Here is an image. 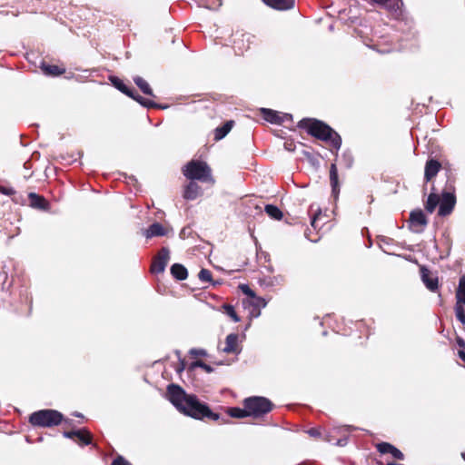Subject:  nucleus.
I'll use <instances>...</instances> for the list:
<instances>
[{
	"instance_id": "obj_1",
	"label": "nucleus",
	"mask_w": 465,
	"mask_h": 465,
	"mask_svg": "<svg viewBox=\"0 0 465 465\" xmlns=\"http://www.w3.org/2000/svg\"><path fill=\"white\" fill-rule=\"evenodd\" d=\"M166 398L177 411L193 419L208 418L218 420L221 418L218 413L213 412L207 404L201 402L194 394L186 393L180 385L169 384L166 388Z\"/></svg>"
},
{
	"instance_id": "obj_2",
	"label": "nucleus",
	"mask_w": 465,
	"mask_h": 465,
	"mask_svg": "<svg viewBox=\"0 0 465 465\" xmlns=\"http://www.w3.org/2000/svg\"><path fill=\"white\" fill-rule=\"evenodd\" d=\"M298 126L306 129L308 134L330 144L336 150V155L341 146V138L338 133L325 123L316 119H302Z\"/></svg>"
},
{
	"instance_id": "obj_3",
	"label": "nucleus",
	"mask_w": 465,
	"mask_h": 465,
	"mask_svg": "<svg viewBox=\"0 0 465 465\" xmlns=\"http://www.w3.org/2000/svg\"><path fill=\"white\" fill-rule=\"evenodd\" d=\"M63 414L55 410H41L33 412L29 417V422L38 427H53L61 423Z\"/></svg>"
},
{
	"instance_id": "obj_4",
	"label": "nucleus",
	"mask_w": 465,
	"mask_h": 465,
	"mask_svg": "<svg viewBox=\"0 0 465 465\" xmlns=\"http://www.w3.org/2000/svg\"><path fill=\"white\" fill-rule=\"evenodd\" d=\"M184 176L189 180L213 182L211 168L205 162L192 160L183 169Z\"/></svg>"
},
{
	"instance_id": "obj_5",
	"label": "nucleus",
	"mask_w": 465,
	"mask_h": 465,
	"mask_svg": "<svg viewBox=\"0 0 465 465\" xmlns=\"http://www.w3.org/2000/svg\"><path fill=\"white\" fill-rule=\"evenodd\" d=\"M243 406L248 410L250 417L260 418L272 409V401L262 396H252L243 401Z\"/></svg>"
},
{
	"instance_id": "obj_6",
	"label": "nucleus",
	"mask_w": 465,
	"mask_h": 465,
	"mask_svg": "<svg viewBox=\"0 0 465 465\" xmlns=\"http://www.w3.org/2000/svg\"><path fill=\"white\" fill-rule=\"evenodd\" d=\"M428 224V220L420 209L411 212L409 219L410 230L415 233H420Z\"/></svg>"
},
{
	"instance_id": "obj_7",
	"label": "nucleus",
	"mask_w": 465,
	"mask_h": 465,
	"mask_svg": "<svg viewBox=\"0 0 465 465\" xmlns=\"http://www.w3.org/2000/svg\"><path fill=\"white\" fill-rule=\"evenodd\" d=\"M457 302L455 305L456 317L460 322L464 319V304H465V276H461L459 281L458 289L456 292Z\"/></svg>"
},
{
	"instance_id": "obj_8",
	"label": "nucleus",
	"mask_w": 465,
	"mask_h": 465,
	"mask_svg": "<svg viewBox=\"0 0 465 465\" xmlns=\"http://www.w3.org/2000/svg\"><path fill=\"white\" fill-rule=\"evenodd\" d=\"M170 260V251L166 247H163L157 255L153 258L151 265V272L162 273Z\"/></svg>"
},
{
	"instance_id": "obj_9",
	"label": "nucleus",
	"mask_w": 465,
	"mask_h": 465,
	"mask_svg": "<svg viewBox=\"0 0 465 465\" xmlns=\"http://www.w3.org/2000/svg\"><path fill=\"white\" fill-rule=\"evenodd\" d=\"M456 204V197L453 193L443 192L440 202L438 214L447 216L451 213Z\"/></svg>"
},
{
	"instance_id": "obj_10",
	"label": "nucleus",
	"mask_w": 465,
	"mask_h": 465,
	"mask_svg": "<svg viewBox=\"0 0 465 465\" xmlns=\"http://www.w3.org/2000/svg\"><path fill=\"white\" fill-rule=\"evenodd\" d=\"M420 277L422 282L430 292H436L439 288L438 277L434 276L430 270L422 266L420 268Z\"/></svg>"
},
{
	"instance_id": "obj_11",
	"label": "nucleus",
	"mask_w": 465,
	"mask_h": 465,
	"mask_svg": "<svg viewBox=\"0 0 465 465\" xmlns=\"http://www.w3.org/2000/svg\"><path fill=\"white\" fill-rule=\"evenodd\" d=\"M376 449L381 454L390 453L393 458L397 460H404V454L399 449H397L395 446L389 442H380L376 445Z\"/></svg>"
},
{
	"instance_id": "obj_12",
	"label": "nucleus",
	"mask_w": 465,
	"mask_h": 465,
	"mask_svg": "<svg viewBox=\"0 0 465 465\" xmlns=\"http://www.w3.org/2000/svg\"><path fill=\"white\" fill-rule=\"evenodd\" d=\"M370 2L376 4L381 7L386 8L390 13L398 15L401 13V7L402 5L401 0H369Z\"/></svg>"
},
{
	"instance_id": "obj_13",
	"label": "nucleus",
	"mask_w": 465,
	"mask_h": 465,
	"mask_svg": "<svg viewBox=\"0 0 465 465\" xmlns=\"http://www.w3.org/2000/svg\"><path fill=\"white\" fill-rule=\"evenodd\" d=\"M239 335L237 333H230L226 336L225 346L223 351L225 353H235L238 354L241 351V348L238 344Z\"/></svg>"
},
{
	"instance_id": "obj_14",
	"label": "nucleus",
	"mask_w": 465,
	"mask_h": 465,
	"mask_svg": "<svg viewBox=\"0 0 465 465\" xmlns=\"http://www.w3.org/2000/svg\"><path fill=\"white\" fill-rule=\"evenodd\" d=\"M440 163L435 159H430L427 161L424 171V179L426 182L430 181L434 176L437 175L440 170Z\"/></svg>"
},
{
	"instance_id": "obj_15",
	"label": "nucleus",
	"mask_w": 465,
	"mask_h": 465,
	"mask_svg": "<svg viewBox=\"0 0 465 465\" xmlns=\"http://www.w3.org/2000/svg\"><path fill=\"white\" fill-rule=\"evenodd\" d=\"M262 2L268 6L280 11L290 10L294 6V0H262Z\"/></svg>"
},
{
	"instance_id": "obj_16",
	"label": "nucleus",
	"mask_w": 465,
	"mask_h": 465,
	"mask_svg": "<svg viewBox=\"0 0 465 465\" xmlns=\"http://www.w3.org/2000/svg\"><path fill=\"white\" fill-rule=\"evenodd\" d=\"M167 234V230L159 223H153L143 232L147 238L160 237Z\"/></svg>"
},
{
	"instance_id": "obj_17",
	"label": "nucleus",
	"mask_w": 465,
	"mask_h": 465,
	"mask_svg": "<svg viewBox=\"0 0 465 465\" xmlns=\"http://www.w3.org/2000/svg\"><path fill=\"white\" fill-rule=\"evenodd\" d=\"M193 181L191 180L183 192V198L189 201L195 200L202 193L201 187Z\"/></svg>"
},
{
	"instance_id": "obj_18",
	"label": "nucleus",
	"mask_w": 465,
	"mask_h": 465,
	"mask_svg": "<svg viewBox=\"0 0 465 465\" xmlns=\"http://www.w3.org/2000/svg\"><path fill=\"white\" fill-rule=\"evenodd\" d=\"M330 182L331 186L332 195L337 198L340 193V183L338 179V170L336 163H331L330 167Z\"/></svg>"
},
{
	"instance_id": "obj_19",
	"label": "nucleus",
	"mask_w": 465,
	"mask_h": 465,
	"mask_svg": "<svg viewBox=\"0 0 465 465\" xmlns=\"http://www.w3.org/2000/svg\"><path fill=\"white\" fill-rule=\"evenodd\" d=\"M261 113L262 114L263 119L271 124H281L283 123V119L281 117V114L278 113L277 111L267 108H262Z\"/></svg>"
},
{
	"instance_id": "obj_20",
	"label": "nucleus",
	"mask_w": 465,
	"mask_h": 465,
	"mask_svg": "<svg viewBox=\"0 0 465 465\" xmlns=\"http://www.w3.org/2000/svg\"><path fill=\"white\" fill-rule=\"evenodd\" d=\"M171 274L178 281H183L188 276L187 269L181 263H174L171 266Z\"/></svg>"
},
{
	"instance_id": "obj_21",
	"label": "nucleus",
	"mask_w": 465,
	"mask_h": 465,
	"mask_svg": "<svg viewBox=\"0 0 465 465\" xmlns=\"http://www.w3.org/2000/svg\"><path fill=\"white\" fill-rule=\"evenodd\" d=\"M30 204L32 207L45 210L48 206V203L45 199L35 193H29Z\"/></svg>"
},
{
	"instance_id": "obj_22",
	"label": "nucleus",
	"mask_w": 465,
	"mask_h": 465,
	"mask_svg": "<svg viewBox=\"0 0 465 465\" xmlns=\"http://www.w3.org/2000/svg\"><path fill=\"white\" fill-rule=\"evenodd\" d=\"M109 79L117 90L126 94L127 96H133V90L126 86L120 78L117 76H110Z\"/></svg>"
},
{
	"instance_id": "obj_23",
	"label": "nucleus",
	"mask_w": 465,
	"mask_h": 465,
	"mask_svg": "<svg viewBox=\"0 0 465 465\" xmlns=\"http://www.w3.org/2000/svg\"><path fill=\"white\" fill-rule=\"evenodd\" d=\"M234 122L233 121H227L225 124H223L222 126L217 127L215 129L214 138L215 140H221L224 138L227 134L232 130Z\"/></svg>"
},
{
	"instance_id": "obj_24",
	"label": "nucleus",
	"mask_w": 465,
	"mask_h": 465,
	"mask_svg": "<svg viewBox=\"0 0 465 465\" xmlns=\"http://www.w3.org/2000/svg\"><path fill=\"white\" fill-rule=\"evenodd\" d=\"M134 82L144 94L154 96L149 84L143 77L135 76L134 77Z\"/></svg>"
},
{
	"instance_id": "obj_25",
	"label": "nucleus",
	"mask_w": 465,
	"mask_h": 465,
	"mask_svg": "<svg viewBox=\"0 0 465 465\" xmlns=\"http://www.w3.org/2000/svg\"><path fill=\"white\" fill-rule=\"evenodd\" d=\"M438 204L440 205L439 196L436 193H431L426 201L425 209L428 213H432Z\"/></svg>"
},
{
	"instance_id": "obj_26",
	"label": "nucleus",
	"mask_w": 465,
	"mask_h": 465,
	"mask_svg": "<svg viewBox=\"0 0 465 465\" xmlns=\"http://www.w3.org/2000/svg\"><path fill=\"white\" fill-rule=\"evenodd\" d=\"M264 211L272 219L281 220L282 218V212L276 205L266 204Z\"/></svg>"
},
{
	"instance_id": "obj_27",
	"label": "nucleus",
	"mask_w": 465,
	"mask_h": 465,
	"mask_svg": "<svg viewBox=\"0 0 465 465\" xmlns=\"http://www.w3.org/2000/svg\"><path fill=\"white\" fill-rule=\"evenodd\" d=\"M228 414L232 418L237 419L250 417L248 410L245 407L243 409H241L239 407L229 408Z\"/></svg>"
},
{
	"instance_id": "obj_28",
	"label": "nucleus",
	"mask_w": 465,
	"mask_h": 465,
	"mask_svg": "<svg viewBox=\"0 0 465 465\" xmlns=\"http://www.w3.org/2000/svg\"><path fill=\"white\" fill-rule=\"evenodd\" d=\"M251 298H252V301H251L252 306L258 311L255 316H259L260 315V310L262 308H265L266 307L267 302H266V300L264 298L258 297L255 294H254V297H251Z\"/></svg>"
},
{
	"instance_id": "obj_29",
	"label": "nucleus",
	"mask_w": 465,
	"mask_h": 465,
	"mask_svg": "<svg viewBox=\"0 0 465 465\" xmlns=\"http://www.w3.org/2000/svg\"><path fill=\"white\" fill-rule=\"evenodd\" d=\"M76 431L79 432L78 435H76V439L78 442L82 445H89L92 441L91 434L86 430H77Z\"/></svg>"
},
{
	"instance_id": "obj_30",
	"label": "nucleus",
	"mask_w": 465,
	"mask_h": 465,
	"mask_svg": "<svg viewBox=\"0 0 465 465\" xmlns=\"http://www.w3.org/2000/svg\"><path fill=\"white\" fill-rule=\"evenodd\" d=\"M42 70L45 74L54 76L60 75L64 72V70L60 69L57 65H49L45 64H43Z\"/></svg>"
},
{
	"instance_id": "obj_31",
	"label": "nucleus",
	"mask_w": 465,
	"mask_h": 465,
	"mask_svg": "<svg viewBox=\"0 0 465 465\" xmlns=\"http://www.w3.org/2000/svg\"><path fill=\"white\" fill-rule=\"evenodd\" d=\"M223 309H224L225 313L228 316H230L234 322H240V318L238 317V315L234 310V307L232 305L224 304Z\"/></svg>"
},
{
	"instance_id": "obj_32",
	"label": "nucleus",
	"mask_w": 465,
	"mask_h": 465,
	"mask_svg": "<svg viewBox=\"0 0 465 465\" xmlns=\"http://www.w3.org/2000/svg\"><path fill=\"white\" fill-rule=\"evenodd\" d=\"M198 278L202 282H212V272L207 269H202L198 273Z\"/></svg>"
},
{
	"instance_id": "obj_33",
	"label": "nucleus",
	"mask_w": 465,
	"mask_h": 465,
	"mask_svg": "<svg viewBox=\"0 0 465 465\" xmlns=\"http://www.w3.org/2000/svg\"><path fill=\"white\" fill-rule=\"evenodd\" d=\"M193 367H200L202 368L203 370H204L207 373H211L213 371V368L208 364H206L205 362H203V361H196L194 362H193Z\"/></svg>"
},
{
	"instance_id": "obj_34",
	"label": "nucleus",
	"mask_w": 465,
	"mask_h": 465,
	"mask_svg": "<svg viewBox=\"0 0 465 465\" xmlns=\"http://www.w3.org/2000/svg\"><path fill=\"white\" fill-rule=\"evenodd\" d=\"M240 289L244 294L248 295L250 298L254 297L255 292L247 284H241Z\"/></svg>"
},
{
	"instance_id": "obj_35",
	"label": "nucleus",
	"mask_w": 465,
	"mask_h": 465,
	"mask_svg": "<svg viewBox=\"0 0 465 465\" xmlns=\"http://www.w3.org/2000/svg\"><path fill=\"white\" fill-rule=\"evenodd\" d=\"M112 465H132L130 462H128L125 459H124L122 456H118L116 459H114L112 462Z\"/></svg>"
},
{
	"instance_id": "obj_36",
	"label": "nucleus",
	"mask_w": 465,
	"mask_h": 465,
	"mask_svg": "<svg viewBox=\"0 0 465 465\" xmlns=\"http://www.w3.org/2000/svg\"><path fill=\"white\" fill-rule=\"evenodd\" d=\"M143 106L146 107V108H159L160 107V105H158L156 103H154L149 99H145V102H143Z\"/></svg>"
},
{
	"instance_id": "obj_37",
	"label": "nucleus",
	"mask_w": 465,
	"mask_h": 465,
	"mask_svg": "<svg viewBox=\"0 0 465 465\" xmlns=\"http://www.w3.org/2000/svg\"><path fill=\"white\" fill-rule=\"evenodd\" d=\"M190 354L194 356H204L206 355V351L203 349H192L190 351Z\"/></svg>"
},
{
	"instance_id": "obj_38",
	"label": "nucleus",
	"mask_w": 465,
	"mask_h": 465,
	"mask_svg": "<svg viewBox=\"0 0 465 465\" xmlns=\"http://www.w3.org/2000/svg\"><path fill=\"white\" fill-rule=\"evenodd\" d=\"M343 158H344V160L346 162L347 167L348 168L351 167V164H352V162H353L351 154L350 153H343Z\"/></svg>"
},
{
	"instance_id": "obj_39",
	"label": "nucleus",
	"mask_w": 465,
	"mask_h": 465,
	"mask_svg": "<svg viewBox=\"0 0 465 465\" xmlns=\"http://www.w3.org/2000/svg\"><path fill=\"white\" fill-rule=\"evenodd\" d=\"M130 97L133 98L134 100H135L136 102H138L141 105H143V102H145V98H143L140 94H135V92L134 90H133V96H130Z\"/></svg>"
},
{
	"instance_id": "obj_40",
	"label": "nucleus",
	"mask_w": 465,
	"mask_h": 465,
	"mask_svg": "<svg viewBox=\"0 0 465 465\" xmlns=\"http://www.w3.org/2000/svg\"><path fill=\"white\" fill-rule=\"evenodd\" d=\"M78 434H79V432L76 430L64 431L63 433L64 437L68 438V439H75L76 435H78Z\"/></svg>"
},
{
	"instance_id": "obj_41",
	"label": "nucleus",
	"mask_w": 465,
	"mask_h": 465,
	"mask_svg": "<svg viewBox=\"0 0 465 465\" xmlns=\"http://www.w3.org/2000/svg\"><path fill=\"white\" fill-rule=\"evenodd\" d=\"M308 434L312 437L317 438L320 437L321 432L317 429L312 428L308 430Z\"/></svg>"
},
{
	"instance_id": "obj_42",
	"label": "nucleus",
	"mask_w": 465,
	"mask_h": 465,
	"mask_svg": "<svg viewBox=\"0 0 465 465\" xmlns=\"http://www.w3.org/2000/svg\"><path fill=\"white\" fill-rule=\"evenodd\" d=\"M274 282H277V283H281L282 282H283V277L282 275L275 276L272 279V283Z\"/></svg>"
},
{
	"instance_id": "obj_43",
	"label": "nucleus",
	"mask_w": 465,
	"mask_h": 465,
	"mask_svg": "<svg viewBox=\"0 0 465 465\" xmlns=\"http://www.w3.org/2000/svg\"><path fill=\"white\" fill-rule=\"evenodd\" d=\"M281 117L283 119V123L286 121V120H291L292 119V115L289 114H281Z\"/></svg>"
},
{
	"instance_id": "obj_44",
	"label": "nucleus",
	"mask_w": 465,
	"mask_h": 465,
	"mask_svg": "<svg viewBox=\"0 0 465 465\" xmlns=\"http://www.w3.org/2000/svg\"><path fill=\"white\" fill-rule=\"evenodd\" d=\"M457 343L460 347H465V341L461 338L457 339Z\"/></svg>"
},
{
	"instance_id": "obj_45",
	"label": "nucleus",
	"mask_w": 465,
	"mask_h": 465,
	"mask_svg": "<svg viewBox=\"0 0 465 465\" xmlns=\"http://www.w3.org/2000/svg\"><path fill=\"white\" fill-rule=\"evenodd\" d=\"M1 192L6 195H9L14 193V191L12 189H5V188H4Z\"/></svg>"
},
{
	"instance_id": "obj_46",
	"label": "nucleus",
	"mask_w": 465,
	"mask_h": 465,
	"mask_svg": "<svg viewBox=\"0 0 465 465\" xmlns=\"http://www.w3.org/2000/svg\"><path fill=\"white\" fill-rule=\"evenodd\" d=\"M318 214L314 215L313 218L311 221V224L312 227L316 228V220H317Z\"/></svg>"
},
{
	"instance_id": "obj_47",
	"label": "nucleus",
	"mask_w": 465,
	"mask_h": 465,
	"mask_svg": "<svg viewBox=\"0 0 465 465\" xmlns=\"http://www.w3.org/2000/svg\"><path fill=\"white\" fill-rule=\"evenodd\" d=\"M459 357L465 362V351H459Z\"/></svg>"
},
{
	"instance_id": "obj_48",
	"label": "nucleus",
	"mask_w": 465,
	"mask_h": 465,
	"mask_svg": "<svg viewBox=\"0 0 465 465\" xmlns=\"http://www.w3.org/2000/svg\"><path fill=\"white\" fill-rule=\"evenodd\" d=\"M346 443V440H338L336 445L338 446H344Z\"/></svg>"
},
{
	"instance_id": "obj_49",
	"label": "nucleus",
	"mask_w": 465,
	"mask_h": 465,
	"mask_svg": "<svg viewBox=\"0 0 465 465\" xmlns=\"http://www.w3.org/2000/svg\"><path fill=\"white\" fill-rule=\"evenodd\" d=\"M462 324H465V308H464V319L463 322H460Z\"/></svg>"
},
{
	"instance_id": "obj_50",
	"label": "nucleus",
	"mask_w": 465,
	"mask_h": 465,
	"mask_svg": "<svg viewBox=\"0 0 465 465\" xmlns=\"http://www.w3.org/2000/svg\"><path fill=\"white\" fill-rule=\"evenodd\" d=\"M461 457H462V459L465 460V452H462V453H461Z\"/></svg>"
},
{
	"instance_id": "obj_51",
	"label": "nucleus",
	"mask_w": 465,
	"mask_h": 465,
	"mask_svg": "<svg viewBox=\"0 0 465 465\" xmlns=\"http://www.w3.org/2000/svg\"><path fill=\"white\" fill-rule=\"evenodd\" d=\"M74 415L77 416V417H82L83 416L81 413H75Z\"/></svg>"
}]
</instances>
